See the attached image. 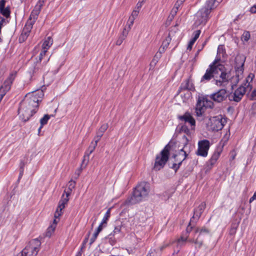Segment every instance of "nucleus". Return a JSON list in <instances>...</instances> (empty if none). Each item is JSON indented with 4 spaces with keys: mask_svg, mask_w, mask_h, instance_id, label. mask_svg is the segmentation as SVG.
I'll use <instances>...</instances> for the list:
<instances>
[{
    "mask_svg": "<svg viewBox=\"0 0 256 256\" xmlns=\"http://www.w3.org/2000/svg\"><path fill=\"white\" fill-rule=\"evenodd\" d=\"M44 96L41 90H38L27 94L20 104L18 114L24 122L28 121L30 118L36 113L38 108V103L41 102Z\"/></svg>",
    "mask_w": 256,
    "mask_h": 256,
    "instance_id": "1",
    "label": "nucleus"
},
{
    "mask_svg": "<svg viewBox=\"0 0 256 256\" xmlns=\"http://www.w3.org/2000/svg\"><path fill=\"white\" fill-rule=\"evenodd\" d=\"M220 74L219 78L216 80V84L218 86H224L229 82L232 84V74L231 70L226 68L223 64H219L214 65L210 68V66L206 70V73L201 78L200 82H208L218 72Z\"/></svg>",
    "mask_w": 256,
    "mask_h": 256,
    "instance_id": "2",
    "label": "nucleus"
},
{
    "mask_svg": "<svg viewBox=\"0 0 256 256\" xmlns=\"http://www.w3.org/2000/svg\"><path fill=\"white\" fill-rule=\"evenodd\" d=\"M222 0H206L204 6L196 14V24L204 25L210 18L211 11L216 8Z\"/></svg>",
    "mask_w": 256,
    "mask_h": 256,
    "instance_id": "3",
    "label": "nucleus"
},
{
    "mask_svg": "<svg viewBox=\"0 0 256 256\" xmlns=\"http://www.w3.org/2000/svg\"><path fill=\"white\" fill-rule=\"evenodd\" d=\"M210 232L208 229L206 227L198 228H194V233L192 238H189V235L182 234L178 240V244L180 246H184L188 241L190 243H194L196 248H200L203 244V240H200V238L204 234H208Z\"/></svg>",
    "mask_w": 256,
    "mask_h": 256,
    "instance_id": "4",
    "label": "nucleus"
},
{
    "mask_svg": "<svg viewBox=\"0 0 256 256\" xmlns=\"http://www.w3.org/2000/svg\"><path fill=\"white\" fill-rule=\"evenodd\" d=\"M149 192L148 184L146 182H140L135 188L132 196L127 200V202L131 204L139 202L148 196Z\"/></svg>",
    "mask_w": 256,
    "mask_h": 256,
    "instance_id": "5",
    "label": "nucleus"
},
{
    "mask_svg": "<svg viewBox=\"0 0 256 256\" xmlns=\"http://www.w3.org/2000/svg\"><path fill=\"white\" fill-rule=\"evenodd\" d=\"M76 182L74 180H70L68 183V188L67 190H64L66 196L63 194L60 200L58 208L54 214V217L56 218H59L62 214V210L65 208V206L67 204L69 198L68 196L71 194L73 189L74 188Z\"/></svg>",
    "mask_w": 256,
    "mask_h": 256,
    "instance_id": "6",
    "label": "nucleus"
},
{
    "mask_svg": "<svg viewBox=\"0 0 256 256\" xmlns=\"http://www.w3.org/2000/svg\"><path fill=\"white\" fill-rule=\"evenodd\" d=\"M170 147V144H168L162 150L160 154L156 156L154 166V170H159L164 166L168 160Z\"/></svg>",
    "mask_w": 256,
    "mask_h": 256,
    "instance_id": "7",
    "label": "nucleus"
},
{
    "mask_svg": "<svg viewBox=\"0 0 256 256\" xmlns=\"http://www.w3.org/2000/svg\"><path fill=\"white\" fill-rule=\"evenodd\" d=\"M214 106V102L208 98V96H200L198 100L196 108L197 116H202L206 108H212Z\"/></svg>",
    "mask_w": 256,
    "mask_h": 256,
    "instance_id": "8",
    "label": "nucleus"
},
{
    "mask_svg": "<svg viewBox=\"0 0 256 256\" xmlns=\"http://www.w3.org/2000/svg\"><path fill=\"white\" fill-rule=\"evenodd\" d=\"M210 147V142L207 140H200L198 142V148L196 152L198 156L206 157Z\"/></svg>",
    "mask_w": 256,
    "mask_h": 256,
    "instance_id": "9",
    "label": "nucleus"
},
{
    "mask_svg": "<svg viewBox=\"0 0 256 256\" xmlns=\"http://www.w3.org/2000/svg\"><path fill=\"white\" fill-rule=\"evenodd\" d=\"M246 92L248 91L246 90L245 87L240 86L234 93L228 95V99L230 101L239 102Z\"/></svg>",
    "mask_w": 256,
    "mask_h": 256,
    "instance_id": "10",
    "label": "nucleus"
},
{
    "mask_svg": "<svg viewBox=\"0 0 256 256\" xmlns=\"http://www.w3.org/2000/svg\"><path fill=\"white\" fill-rule=\"evenodd\" d=\"M228 96L227 90L226 89L222 88L218 90L216 92L211 94L210 98L216 102H221L225 100Z\"/></svg>",
    "mask_w": 256,
    "mask_h": 256,
    "instance_id": "11",
    "label": "nucleus"
},
{
    "mask_svg": "<svg viewBox=\"0 0 256 256\" xmlns=\"http://www.w3.org/2000/svg\"><path fill=\"white\" fill-rule=\"evenodd\" d=\"M212 120V128L214 130L218 131L221 130L226 123L225 118H222L221 115L213 117Z\"/></svg>",
    "mask_w": 256,
    "mask_h": 256,
    "instance_id": "12",
    "label": "nucleus"
},
{
    "mask_svg": "<svg viewBox=\"0 0 256 256\" xmlns=\"http://www.w3.org/2000/svg\"><path fill=\"white\" fill-rule=\"evenodd\" d=\"M226 52L224 46V45H220L218 46L217 50V54L214 61L210 64L209 66H210V68L214 65L220 64V63L222 58H224L226 56Z\"/></svg>",
    "mask_w": 256,
    "mask_h": 256,
    "instance_id": "13",
    "label": "nucleus"
},
{
    "mask_svg": "<svg viewBox=\"0 0 256 256\" xmlns=\"http://www.w3.org/2000/svg\"><path fill=\"white\" fill-rule=\"evenodd\" d=\"M244 62H243L239 66H236L235 67L236 74L235 76L232 75V84L236 85L239 82L240 79L242 78L244 72Z\"/></svg>",
    "mask_w": 256,
    "mask_h": 256,
    "instance_id": "14",
    "label": "nucleus"
},
{
    "mask_svg": "<svg viewBox=\"0 0 256 256\" xmlns=\"http://www.w3.org/2000/svg\"><path fill=\"white\" fill-rule=\"evenodd\" d=\"M33 24V22H29V20L26 22L19 38L20 42H24L28 38L32 29Z\"/></svg>",
    "mask_w": 256,
    "mask_h": 256,
    "instance_id": "15",
    "label": "nucleus"
},
{
    "mask_svg": "<svg viewBox=\"0 0 256 256\" xmlns=\"http://www.w3.org/2000/svg\"><path fill=\"white\" fill-rule=\"evenodd\" d=\"M178 118L180 120L184 122L185 123H188L192 130L194 129L196 121L189 112H186L183 116H179Z\"/></svg>",
    "mask_w": 256,
    "mask_h": 256,
    "instance_id": "16",
    "label": "nucleus"
},
{
    "mask_svg": "<svg viewBox=\"0 0 256 256\" xmlns=\"http://www.w3.org/2000/svg\"><path fill=\"white\" fill-rule=\"evenodd\" d=\"M206 206V204L204 202H202L194 210V215L191 219L194 220L195 222H196L205 209Z\"/></svg>",
    "mask_w": 256,
    "mask_h": 256,
    "instance_id": "17",
    "label": "nucleus"
},
{
    "mask_svg": "<svg viewBox=\"0 0 256 256\" xmlns=\"http://www.w3.org/2000/svg\"><path fill=\"white\" fill-rule=\"evenodd\" d=\"M187 144L186 143L184 146L180 148V152L178 154L174 156V158H176L175 161L178 162V165L180 166L182 162L186 159L187 156V154L186 151L184 149L186 147Z\"/></svg>",
    "mask_w": 256,
    "mask_h": 256,
    "instance_id": "18",
    "label": "nucleus"
},
{
    "mask_svg": "<svg viewBox=\"0 0 256 256\" xmlns=\"http://www.w3.org/2000/svg\"><path fill=\"white\" fill-rule=\"evenodd\" d=\"M96 146L97 145L96 144L94 143V142H92L88 146V151L86 152L85 153V154L84 157V160H82V164L81 166H82V164H84L85 160H86L87 162H88L90 155L94 150ZM88 162L86 164V166Z\"/></svg>",
    "mask_w": 256,
    "mask_h": 256,
    "instance_id": "19",
    "label": "nucleus"
},
{
    "mask_svg": "<svg viewBox=\"0 0 256 256\" xmlns=\"http://www.w3.org/2000/svg\"><path fill=\"white\" fill-rule=\"evenodd\" d=\"M254 77V74L250 73L246 79V82L241 86L245 87L246 90L248 92H250L252 88V84H250Z\"/></svg>",
    "mask_w": 256,
    "mask_h": 256,
    "instance_id": "20",
    "label": "nucleus"
},
{
    "mask_svg": "<svg viewBox=\"0 0 256 256\" xmlns=\"http://www.w3.org/2000/svg\"><path fill=\"white\" fill-rule=\"evenodd\" d=\"M194 87L193 84L188 79L183 82L180 88L179 92L182 90H194Z\"/></svg>",
    "mask_w": 256,
    "mask_h": 256,
    "instance_id": "21",
    "label": "nucleus"
},
{
    "mask_svg": "<svg viewBox=\"0 0 256 256\" xmlns=\"http://www.w3.org/2000/svg\"><path fill=\"white\" fill-rule=\"evenodd\" d=\"M220 154V151H215L212 154L211 158L208 162V166H210V168L212 167L215 163L216 162L217 160L219 158Z\"/></svg>",
    "mask_w": 256,
    "mask_h": 256,
    "instance_id": "22",
    "label": "nucleus"
},
{
    "mask_svg": "<svg viewBox=\"0 0 256 256\" xmlns=\"http://www.w3.org/2000/svg\"><path fill=\"white\" fill-rule=\"evenodd\" d=\"M40 10L36 7H34V8L31 12V14L30 15V18H29V22H32L34 24L36 20L38 18V14H40Z\"/></svg>",
    "mask_w": 256,
    "mask_h": 256,
    "instance_id": "23",
    "label": "nucleus"
},
{
    "mask_svg": "<svg viewBox=\"0 0 256 256\" xmlns=\"http://www.w3.org/2000/svg\"><path fill=\"white\" fill-rule=\"evenodd\" d=\"M53 44V40L51 36H48L44 42L42 49L48 50Z\"/></svg>",
    "mask_w": 256,
    "mask_h": 256,
    "instance_id": "24",
    "label": "nucleus"
},
{
    "mask_svg": "<svg viewBox=\"0 0 256 256\" xmlns=\"http://www.w3.org/2000/svg\"><path fill=\"white\" fill-rule=\"evenodd\" d=\"M56 228V223L51 224L47 229L46 233V236L47 237H50L52 234L54 233Z\"/></svg>",
    "mask_w": 256,
    "mask_h": 256,
    "instance_id": "25",
    "label": "nucleus"
},
{
    "mask_svg": "<svg viewBox=\"0 0 256 256\" xmlns=\"http://www.w3.org/2000/svg\"><path fill=\"white\" fill-rule=\"evenodd\" d=\"M108 127V124H104L101 126L98 130L96 132V134L102 136Z\"/></svg>",
    "mask_w": 256,
    "mask_h": 256,
    "instance_id": "26",
    "label": "nucleus"
},
{
    "mask_svg": "<svg viewBox=\"0 0 256 256\" xmlns=\"http://www.w3.org/2000/svg\"><path fill=\"white\" fill-rule=\"evenodd\" d=\"M171 38L170 36V34H168V36L166 38L163 40L162 46L166 50L168 48L170 41H171Z\"/></svg>",
    "mask_w": 256,
    "mask_h": 256,
    "instance_id": "27",
    "label": "nucleus"
},
{
    "mask_svg": "<svg viewBox=\"0 0 256 256\" xmlns=\"http://www.w3.org/2000/svg\"><path fill=\"white\" fill-rule=\"evenodd\" d=\"M0 13L5 17L8 18L10 16V10L8 6L0 9Z\"/></svg>",
    "mask_w": 256,
    "mask_h": 256,
    "instance_id": "28",
    "label": "nucleus"
},
{
    "mask_svg": "<svg viewBox=\"0 0 256 256\" xmlns=\"http://www.w3.org/2000/svg\"><path fill=\"white\" fill-rule=\"evenodd\" d=\"M50 116L48 114L44 115L43 118H42L40 120V123L42 126H44V124H46L50 118Z\"/></svg>",
    "mask_w": 256,
    "mask_h": 256,
    "instance_id": "29",
    "label": "nucleus"
},
{
    "mask_svg": "<svg viewBox=\"0 0 256 256\" xmlns=\"http://www.w3.org/2000/svg\"><path fill=\"white\" fill-rule=\"evenodd\" d=\"M238 223L232 224L231 228L230 230V235H234L236 233L237 228L238 226Z\"/></svg>",
    "mask_w": 256,
    "mask_h": 256,
    "instance_id": "30",
    "label": "nucleus"
},
{
    "mask_svg": "<svg viewBox=\"0 0 256 256\" xmlns=\"http://www.w3.org/2000/svg\"><path fill=\"white\" fill-rule=\"evenodd\" d=\"M192 222L196 223V222H195L194 220H193L192 219H190V221L186 228V232L185 234L186 235H189L190 233L192 232L193 228V226H191Z\"/></svg>",
    "mask_w": 256,
    "mask_h": 256,
    "instance_id": "31",
    "label": "nucleus"
},
{
    "mask_svg": "<svg viewBox=\"0 0 256 256\" xmlns=\"http://www.w3.org/2000/svg\"><path fill=\"white\" fill-rule=\"evenodd\" d=\"M110 210L108 209L107 210V212H106V213L105 214L104 217L103 218L102 222H101L102 224H106L107 220H108V218H109V217L110 216Z\"/></svg>",
    "mask_w": 256,
    "mask_h": 256,
    "instance_id": "32",
    "label": "nucleus"
},
{
    "mask_svg": "<svg viewBox=\"0 0 256 256\" xmlns=\"http://www.w3.org/2000/svg\"><path fill=\"white\" fill-rule=\"evenodd\" d=\"M250 38V34L248 32H244L242 36V40L244 41H248Z\"/></svg>",
    "mask_w": 256,
    "mask_h": 256,
    "instance_id": "33",
    "label": "nucleus"
},
{
    "mask_svg": "<svg viewBox=\"0 0 256 256\" xmlns=\"http://www.w3.org/2000/svg\"><path fill=\"white\" fill-rule=\"evenodd\" d=\"M134 20H133L132 18H129L126 27L130 30L131 29L132 26L134 24Z\"/></svg>",
    "mask_w": 256,
    "mask_h": 256,
    "instance_id": "34",
    "label": "nucleus"
},
{
    "mask_svg": "<svg viewBox=\"0 0 256 256\" xmlns=\"http://www.w3.org/2000/svg\"><path fill=\"white\" fill-rule=\"evenodd\" d=\"M161 56L162 54H160V53L156 52L154 56L152 62H154V64H156L161 58Z\"/></svg>",
    "mask_w": 256,
    "mask_h": 256,
    "instance_id": "35",
    "label": "nucleus"
},
{
    "mask_svg": "<svg viewBox=\"0 0 256 256\" xmlns=\"http://www.w3.org/2000/svg\"><path fill=\"white\" fill-rule=\"evenodd\" d=\"M46 0H39L35 7L41 10Z\"/></svg>",
    "mask_w": 256,
    "mask_h": 256,
    "instance_id": "36",
    "label": "nucleus"
},
{
    "mask_svg": "<svg viewBox=\"0 0 256 256\" xmlns=\"http://www.w3.org/2000/svg\"><path fill=\"white\" fill-rule=\"evenodd\" d=\"M139 13V11L136 10H134L130 16V18H132L133 20H134L138 16Z\"/></svg>",
    "mask_w": 256,
    "mask_h": 256,
    "instance_id": "37",
    "label": "nucleus"
},
{
    "mask_svg": "<svg viewBox=\"0 0 256 256\" xmlns=\"http://www.w3.org/2000/svg\"><path fill=\"white\" fill-rule=\"evenodd\" d=\"M126 38H123L122 36H120L117 40L116 41V44L118 46H120Z\"/></svg>",
    "mask_w": 256,
    "mask_h": 256,
    "instance_id": "38",
    "label": "nucleus"
},
{
    "mask_svg": "<svg viewBox=\"0 0 256 256\" xmlns=\"http://www.w3.org/2000/svg\"><path fill=\"white\" fill-rule=\"evenodd\" d=\"M129 31L130 30L127 28L126 27L124 28L120 36H123V38H126L128 34Z\"/></svg>",
    "mask_w": 256,
    "mask_h": 256,
    "instance_id": "39",
    "label": "nucleus"
},
{
    "mask_svg": "<svg viewBox=\"0 0 256 256\" xmlns=\"http://www.w3.org/2000/svg\"><path fill=\"white\" fill-rule=\"evenodd\" d=\"M178 10L176 8H172L171 11V16H169V18H170V20H172L174 16L176 15L177 13Z\"/></svg>",
    "mask_w": 256,
    "mask_h": 256,
    "instance_id": "40",
    "label": "nucleus"
},
{
    "mask_svg": "<svg viewBox=\"0 0 256 256\" xmlns=\"http://www.w3.org/2000/svg\"><path fill=\"white\" fill-rule=\"evenodd\" d=\"M180 130L186 134H188L190 132V130L188 128L187 126L185 124L182 126Z\"/></svg>",
    "mask_w": 256,
    "mask_h": 256,
    "instance_id": "41",
    "label": "nucleus"
},
{
    "mask_svg": "<svg viewBox=\"0 0 256 256\" xmlns=\"http://www.w3.org/2000/svg\"><path fill=\"white\" fill-rule=\"evenodd\" d=\"M46 52H47V50H42V51L40 53V56H39V60L40 61H41L42 60V59L43 58L44 56L46 55Z\"/></svg>",
    "mask_w": 256,
    "mask_h": 256,
    "instance_id": "42",
    "label": "nucleus"
},
{
    "mask_svg": "<svg viewBox=\"0 0 256 256\" xmlns=\"http://www.w3.org/2000/svg\"><path fill=\"white\" fill-rule=\"evenodd\" d=\"M200 30H198L194 32V37L192 38L194 40H196L200 36Z\"/></svg>",
    "mask_w": 256,
    "mask_h": 256,
    "instance_id": "43",
    "label": "nucleus"
},
{
    "mask_svg": "<svg viewBox=\"0 0 256 256\" xmlns=\"http://www.w3.org/2000/svg\"><path fill=\"white\" fill-rule=\"evenodd\" d=\"M120 230H121V226H116L113 231L114 234L120 233Z\"/></svg>",
    "mask_w": 256,
    "mask_h": 256,
    "instance_id": "44",
    "label": "nucleus"
},
{
    "mask_svg": "<svg viewBox=\"0 0 256 256\" xmlns=\"http://www.w3.org/2000/svg\"><path fill=\"white\" fill-rule=\"evenodd\" d=\"M144 2H142V1H140H140L137 3V4H136V9H135V10H138L140 11V8H142V4H143V3H144Z\"/></svg>",
    "mask_w": 256,
    "mask_h": 256,
    "instance_id": "45",
    "label": "nucleus"
},
{
    "mask_svg": "<svg viewBox=\"0 0 256 256\" xmlns=\"http://www.w3.org/2000/svg\"><path fill=\"white\" fill-rule=\"evenodd\" d=\"M101 138H102L101 136L96 134V136L94 138V143L96 144L97 145L98 142L100 140Z\"/></svg>",
    "mask_w": 256,
    "mask_h": 256,
    "instance_id": "46",
    "label": "nucleus"
},
{
    "mask_svg": "<svg viewBox=\"0 0 256 256\" xmlns=\"http://www.w3.org/2000/svg\"><path fill=\"white\" fill-rule=\"evenodd\" d=\"M250 100H256V90H254L252 92L251 96H250Z\"/></svg>",
    "mask_w": 256,
    "mask_h": 256,
    "instance_id": "47",
    "label": "nucleus"
},
{
    "mask_svg": "<svg viewBox=\"0 0 256 256\" xmlns=\"http://www.w3.org/2000/svg\"><path fill=\"white\" fill-rule=\"evenodd\" d=\"M7 0H1L0 1V9L5 7V4Z\"/></svg>",
    "mask_w": 256,
    "mask_h": 256,
    "instance_id": "48",
    "label": "nucleus"
},
{
    "mask_svg": "<svg viewBox=\"0 0 256 256\" xmlns=\"http://www.w3.org/2000/svg\"><path fill=\"white\" fill-rule=\"evenodd\" d=\"M195 42H196V40H193V39L191 40L189 42V44H188V49L190 50L192 48V46L194 44V43Z\"/></svg>",
    "mask_w": 256,
    "mask_h": 256,
    "instance_id": "49",
    "label": "nucleus"
},
{
    "mask_svg": "<svg viewBox=\"0 0 256 256\" xmlns=\"http://www.w3.org/2000/svg\"><path fill=\"white\" fill-rule=\"evenodd\" d=\"M180 166L178 165V164H176L174 163L172 164V168L174 169V170H175V172H176L177 171V170L178 169Z\"/></svg>",
    "mask_w": 256,
    "mask_h": 256,
    "instance_id": "50",
    "label": "nucleus"
},
{
    "mask_svg": "<svg viewBox=\"0 0 256 256\" xmlns=\"http://www.w3.org/2000/svg\"><path fill=\"white\" fill-rule=\"evenodd\" d=\"M104 224H102V222L100 224L98 228H97L96 231H97L98 232H100L102 230V225Z\"/></svg>",
    "mask_w": 256,
    "mask_h": 256,
    "instance_id": "51",
    "label": "nucleus"
},
{
    "mask_svg": "<svg viewBox=\"0 0 256 256\" xmlns=\"http://www.w3.org/2000/svg\"><path fill=\"white\" fill-rule=\"evenodd\" d=\"M165 50H166V49L161 46L160 48L158 51L157 52L160 53V54H162V53H164L165 52Z\"/></svg>",
    "mask_w": 256,
    "mask_h": 256,
    "instance_id": "52",
    "label": "nucleus"
},
{
    "mask_svg": "<svg viewBox=\"0 0 256 256\" xmlns=\"http://www.w3.org/2000/svg\"><path fill=\"white\" fill-rule=\"evenodd\" d=\"M250 11L252 13H256V5L252 6L250 10Z\"/></svg>",
    "mask_w": 256,
    "mask_h": 256,
    "instance_id": "53",
    "label": "nucleus"
},
{
    "mask_svg": "<svg viewBox=\"0 0 256 256\" xmlns=\"http://www.w3.org/2000/svg\"><path fill=\"white\" fill-rule=\"evenodd\" d=\"M156 252L155 250H151L150 252L148 253V255L147 256H156L154 254V252Z\"/></svg>",
    "mask_w": 256,
    "mask_h": 256,
    "instance_id": "54",
    "label": "nucleus"
},
{
    "mask_svg": "<svg viewBox=\"0 0 256 256\" xmlns=\"http://www.w3.org/2000/svg\"><path fill=\"white\" fill-rule=\"evenodd\" d=\"M23 166H24V164H22V166H20V176H19V178H20L23 174V172H24Z\"/></svg>",
    "mask_w": 256,
    "mask_h": 256,
    "instance_id": "55",
    "label": "nucleus"
},
{
    "mask_svg": "<svg viewBox=\"0 0 256 256\" xmlns=\"http://www.w3.org/2000/svg\"><path fill=\"white\" fill-rule=\"evenodd\" d=\"M182 5L180 4H178V2H176L174 4V7L173 8H176L177 10H178L179 8Z\"/></svg>",
    "mask_w": 256,
    "mask_h": 256,
    "instance_id": "56",
    "label": "nucleus"
},
{
    "mask_svg": "<svg viewBox=\"0 0 256 256\" xmlns=\"http://www.w3.org/2000/svg\"><path fill=\"white\" fill-rule=\"evenodd\" d=\"M96 238H94L93 236L90 239V244L91 245L92 243L94 242L96 240Z\"/></svg>",
    "mask_w": 256,
    "mask_h": 256,
    "instance_id": "57",
    "label": "nucleus"
},
{
    "mask_svg": "<svg viewBox=\"0 0 256 256\" xmlns=\"http://www.w3.org/2000/svg\"><path fill=\"white\" fill-rule=\"evenodd\" d=\"M185 0H177L176 2H178V4L182 5Z\"/></svg>",
    "mask_w": 256,
    "mask_h": 256,
    "instance_id": "58",
    "label": "nucleus"
},
{
    "mask_svg": "<svg viewBox=\"0 0 256 256\" xmlns=\"http://www.w3.org/2000/svg\"><path fill=\"white\" fill-rule=\"evenodd\" d=\"M168 244H164L162 246L160 247V250H162L164 248L168 246Z\"/></svg>",
    "mask_w": 256,
    "mask_h": 256,
    "instance_id": "59",
    "label": "nucleus"
},
{
    "mask_svg": "<svg viewBox=\"0 0 256 256\" xmlns=\"http://www.w3.org/2000/svg\"><path fill=\"white\" fill-rule=\"evenodd\" d=\"M98 234H99V232H98L97 231H96V232H94V234L93 236H94V238H97V237H98Z\"/></svg>",
    "mask_w": 256,
    "mask_h": 256,
    "instance_id": "60",
    "label": "nucleus"
},
{
    "mask_svg": "<svg viewBox=\"0 0 256 256\" xmlns=\"http://www.w3.org/2000/svg\"><path fill=\"white\" fill-rule=\"evenodd\" d=\"M82 170V168H80V170H78V177L80 176V174Z\"/></svg>",
    "mask_w": 256,
    "mask_h": 256,
    "instance_id": "61",
    "label": "nucleus"
},
{
    "mask_svg": "<svg viewBox=\"0 0 256 256\" xmlns=\"http://www.w3.org/2000/svg\"><path fill=\"white\" fill-rule=\"evenodd\" d=\"M42 127H43V126H42V125L40 124V127L39 128H38V134H40V130H41V129H42Z\"/></svg>",
    "mask_w": 256,
    "mask_h": 256,
    "instance_id": "62",
    "label": "nucleus"
},
{
    "mask_svg": "<svg viewBox=\"0 0 256 256\" xmlns=\"http://www.w3.org/2000/svg\"><path fill=\"white\" fill-rule=\"evenodd\" d=\"M254 200V198L252 197H251V198H250V201H249V202H250V203H251V202H252L253 200Z\"/></svg>",
    "mask_w": 256,
    "mask_h": 256,
    "instance_id": "63",
    "label": "nucleus"
},
{
    "mask_svg": "<svg viewBox=\"0 0 256 256\" xmlns=\"http://www.w3.org/2000/svg\"><path fill=\"white\" fill-rule=\"evenodd\" d=\"M252 197L254 198V200H256V192L254 193Z\"/></svg>",
    "mask_w": 256,
    "mask_h": 256,
    "instance_id": "64",
    "label": "nucleus"
}]
</instances>
